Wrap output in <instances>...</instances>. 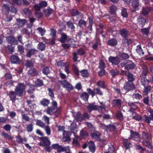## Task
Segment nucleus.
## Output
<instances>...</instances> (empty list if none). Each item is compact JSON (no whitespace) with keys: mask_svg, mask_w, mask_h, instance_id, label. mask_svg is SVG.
<instances>
[{"mask_svg":"<svg viewBox=\"0 0 153 153\" xmlns=\"http://www.w3.org/2000/svg\"><path fill=\"white\" fill-rule=\"evenodd\" d=\"M123 88L126 92L134 90L135 89V87L133 82H127L124 84Z\"/></svg>","mask_w":153,"mask_h":153,"instance_id":"20e7f679","label":"nucleus"},{"mask_svg":"<svg viewBox=\"0 0 153 153\" xmlns=\"http://www.w3.org/2000/svg\"><path fill=\"white\" fill-rule=\"evenodd\" d=\"M149 111L150 114L149 116H147L145 115L144 116L145 117L144 120L148 123H150V120L153 121V110L152 109H150Z\"/></svg>","mask_w":153,"mask_h":153,"instance_id":"f8f14e48","label":"nucleus"},{"mask_svg":"<svg viewBox=\"0 0 153 153\" xmlns=\"http://www.w3.org/2000/svg\"><path fill=\"white\" fill-rule=\"evenodd\" d=\"M10 8L9 11L16 13L17 12V10L15 7L14 6V5L13 3H10Z\"/></svg>","mask_w":153,"mask_h":153,"instance_id":"a18cd8bd","label":"nucleus"},{"mask_svg":"<svg viewBox=\"0 0 153 153\" xmlns=\"http://www.w3.org/2000/svg\"><path fill=\"white\" fill-rule=\"evenodd\" d=\"M80 97L82 99L85 101H87L89 97V95L87 93L84 92L81 95Z\"/></svg>","mask_w":153,"mask_h":153,"instance_id":"c9c22d12","label":"nucleus"},{"mask_svg":"<svg viewBox=\"0 0 153 153\" xmlns=\"http://www.w3.org/2000/svg\"><path fill=\"white\" fill-rule=\"evenodd\" d=\"M66 24L68 28H70L72 30L74 29L75 28V27L74 26L73 23L71 22L68 21L67 22Z\"/></svg>","mask_w":153,"mask_h":153,"instance_id":"774afa93","label":"nucleus"},{"mask_svg":"<svg viewBox=\"0 0 153 153\" xmlns=\"http://www.w3.org/2000/svg\"><path fill=\"white\" fill-rule=\"evenodd\" d=\"M123 144L126 149H127L130 148V146L131 143H128L127 140L125 139L123 140Z\"/></svg>","mask_w":153,"mask_h":153,"instance_id":"864d4df0","label":"nucleus"},{"mask_svg":"<svg viewBox=\"0 0 153 153\" xmlns=\"http://www.w3.org/2000/svg\"><path fill=\"white\" fill-rule=\"evenodd\" d=\"M37 48L41 51H43L45 49V45L42 42H39L37 45Z\"/></svg>","mask_w":153,"mask_h":153,"instance_id":"a19ab883","label":"nucleus"},{"mask_svg":"<svg viewBox=\"0 0 153 153\" xmlns=\"http://www.w3.org/2000/svg\"><path fill=\"white\" fill-rule=\"evenodd\" d=\"M10 60L11 62L13 64H19L20 59L18 56L13 55L10 57Z\"/></svg>","mask_w":153,"mask_h":153,"instance_id":"2eb2a0df","label":"nucleus"},{"mask_svg":"<svg viewBox=\"0 0 153 153\" xmlns=\"http://www.w3.org/2000/svg\"><path fill=\"white\" fill-rule=\"evenodd\" d=\"M63 139L65 141H69L71 140L70 138V133L69 131H63Z\"/></svg>","mask_w":153,"mask_h":153,"instance_id":"f3484780","label":"nucleus"},{"mask_svg":"<svg viewBox=\"0 0 153 153\" xmlns=\"http://www.w3.org/2000/svg\"><path fill=\"white\" fill-rule=\"evenodd\" d=\"M136 51L140 55L143 56L144 54V52L141 48V45H139L137 46Z\"/></svg>","mask_w":153,"mask_h":153,"instance_id":"ea45409f","label":"nucleus"},{"mask_svg":"<svg viewBox=\"0 0 153 153\" xmlns=\"http://www.w3.org/2000/svg\"><path fill=\"white\" fill-rule=\"evenodd\" d=\"M120 64L122 68L124 67L125 69L127 71L134 69L135 67V65L134 63L130 60L123 62Z\"/></svg>","mask_w":153,"mask_h":153,"instance_id":"f257e3e1","label":"nucleus"},{"mask_svg":"<svg viewBox=\"0 0 153 153\" xmlns=\"http://www.w3.org/2000/svg\"><path fill=\"white\" fill-rule=\"evenodd\" d=\"M7 95L9 97L10 100L12 101L13 102H15L16 95V94L15 91H10L8 93H7Z\"/></svg>","mask_w":153,"mask_h":153,"instance_id":"a211bd4d","label":"nucleus"},{"mask_svg":"<svg viewBox=\"0 0 153 153\" xmlns=\"http://www.w3.org/2000/svg\"><path fill=\"white\" fill-rule=\"evenodd\" d=\"M109 73L112 77H114L118 74L119 72L117 69H115L110 70L109 71Z\"/></svg>","mask_w":153,"mask_h":153,"instance_id":"4c0bfd02","label":"nucleus"},{"mask_svg":"<svg viewBox=\"0 0 153 153\" xmlns=\"http://www.w3.org/2000/svg\"><path fill=\"white\" fill-rule=\"evenodd\" d=\"M16 25L18 27H23L27 23L28 21L25 19H22L20 18L16 19Z\"/></svg>","mask_w":153,"mask_h":153,"instance_id":"9d476101","label":"nucleus"},{"mask_svg":"<svg viewBox=\"0 0 153 153\" xmlns=\"http://www.w3.org/2000/svg\"><path fill=\"white\" fill-rule=\"evenodd\" d=\"M1 135L4 138H6L8 140H11L13 138V137L11 135L8 134L4 131H3L2 132L1 134Z\"/></svg>","mask_w":153,"mask_h":153,"instance_id":"473e14b6","label":"nucleus"},{"mask_svg":"<svg viewBox=\"0 0 153 153\" xmlns=\"http://www.w3.org/2000/svg\"><path fill=\"white\" fill-rule=\"evenodd\" d=\"M150 10L148 7H143L141 13L144 16H146L148 14Z\"/></svg>","mask_w":153,"mask_h":153,"instance_id":"09e8293b","label":"nucleus"},{"mask_svg":"<svg viewBox=\"0 0 153 153\" xmlns=\"http://www.w3.org/2000/svg\"><path fill=\"white\" fill-rule=\"evenodd\" d=\"M146 20L141 16H140L137 19L138 23L141 26H143L145 24Z\"/></svg>","mask_w":153,"mask_h":153,"instance_id":"393cba45","label":"nucleus"},{"mask_svg":"<svg viewBox=\"0 0 153 153\" xmlns=\"http://www.w3.org/2000/svg\"><path fill=\"white\" fill-rule=\"evenodd\" d=\"M23 11L24 14L27 17H29L32 14L31 11L28 8L24 9Z\"/></svg>","mask_w":153,"mask_h":153,"instance_id":"e433bc0d","label":"nucleus"},{"mask_svg":"<svg viewBox=\"0 0 153 153\" xmlns=\"http://www.w3.org/2000/svg\"><path fill=\"white\" fill-rule=\"evenodd\" d=\"M43 12L46 17H48L53 13V10L50 7H48L43 10Z\"/></svg>","mask_w":153,"mask_h":153,"instance_id":"a878e982","label":"nucleus"},{"mask_svg":"<svg viewBox=\"0 0 153 153\" xmlns=\"http://www.w3.org/2000/svg\"><path fill=\"white\" fill-rule=\"evenodd\" d=\"M141 66L142 69V72L140 75V76L146 77L147 74L149 73V71L146 65L144 64H142L141 65Z\"/></svg>","mask_w":153,"mask_h":153,"instance_id":"9b49d317","label":"nucleus"},{"mask_svg":"<svg viewBox=\"0 0 153 153\" xmlns=\"http://www.w3.org/2000/svg\"><path fill=\"white\" fill-rule=\"evenodd\" d=\"M33 128V123L26 126V129L28 132H30L32 131Z\"/></svg>","mask_w":153,"mask_h":153,"instance_id":"13d9d810","label":"nucleus"},{"mask_svg":"<svg viewBox=\"0 0 153 153\" xmlns=\"http://www.w3.org/2000/svg\"><path fill=\"white\" fill-rule=\"evenodd\" d=\"M141 79L140 82L143 86H146L147 85V82H146V76H140Z\"/></svg>","mask_w":153,"mask_h":153,"instance_id":"338daca9","label":"nucleus"},{"mask_svg":"<svg viewBox=\"0 0 153 153\" xmlns=\"http://www.w3.org/2000/svg\"><path fill=\"white\" fill-rule=\"evenodd\" d=\"M128 81L133 82L135 79L136 76L134 74L129 72L127 76Z\"/></svg>","mask_w":153,"mask_h":153,"instance_id":"c85d7f7f","label":"nucleus"},{"mask_svg":"<svg viewBox=\"0 0 153 153\" xmlns=\"http://www.w3.org/2000/svg\"><path fill=\"white\" fill-rule=\"evenodd\" d=\"M42 72L45 75H47L50 73V70L48 66L44 67L42 70Z\"/></svg>","mask_w":153,"mask_h":153,"instance_id":"3c124183","label":"nucleus"},{"mask_svg":"<svg viewBox=\"0 0 153 153\" xmlns=\"http://www.w3.org/2000/svg\"><path fill=\"white\" fill-rule=\"evenodd\" d=\"M38 52V51L35 48H32L29 50L28 51L26 54V56L27 57L30 58L32 55H35Z\"/></svg>","mask_w":153,"mask_h":153,"instance_id":"6ab92c4d","label":"nucleus"},{"mask_svg":"<svg viewBox=\"0 0 153 153\" xmlns=\"http://www.w3.org/2000/svg\"><path fill=\"white\" fill-rule=\"evenodd\" d=\"M2 10L3 14H7L9 12L10 4H4L2 6Z\"/></svg>","mask_w":153,"mask_h":153,"instance_id":"aec40b11","label":"nucleus"},{"mask_svg":"<svg viewBox=\"0 0 153 153\" xmlns=\"http://www.w3.org/2000/svg\"><path fill=\"white\" fill-rule=\"evenodd\" d=\"M150 137V134L148 133L145 131H143L142 132V137L145 140H147Z\"/></svg>","mask_w":153,"mask_h":153,"instance_id":"e2e57ef3","label":"nucleus"},{"mask_svg":"<svg viewBox=\"0 0 153 153\" xmlns=\"http://www.w3.org/2000/svg\"><path fill=\"white\" fill-rule=\"evenodd\" d=\"M130 132L131 134L130 137H129V139H131L139 136V134L137 132L134 131L133 130H131Z\"/></svg>","mask_w":153,"mask_h":153,"instance_id":"72a5a7b5","label":"nucleus"},{"mask_svg":"<svg viewBox=\"0 0 153 153\" xmlns=\"http://www.w3.org/2000/svg\"><path fill=\"white\" fill-rule=\"evenodd\" d=\"M85 54V52L82 48H80L76 50V52H73L72 53V59L74 62L77 61L78 58L77 55L81 56L84 55Z\"/></svg>","mask_w":153,"mask_h":153,"instance_id":"f03ea898","label":"nucleus"},{"mask_svg":"<svg viewBox=\"0 0 153 153\" xmlns=\"http://www.w3.org/2000/svg\"><path fill=\"white\" fill-rule=\"evenodd\" d=\"M35 85L36 87H41L44 85L42 80L39 79H37L35 82Z\"/></svg>","mask_w":153,"mask_h":153,"instance_id":"58836bf2","label":"nucleus"},{"mask_svg":"<svg viewBox=\"0 0 153 153\" xmlns=\"http://www.w3.org/2000/svg\"><path fill=\"white\" fill-rule=\"evenodd\" d=\"M6 40L8 44L11 45H18V41L13 36H9L6 37Z\"/></svg>","mask_w":153,"mask_h":153,"instance_id":"0eeeda50","label":"nucleus"},{"mask_svg":"<svg viewBox=\"0 0 153 153\" xmlns=\"http://www.w3.org/2000/svg\"><path fill=\"white\" fill-rule=\"evenodd\" d=\"M59 82L63 87L66 88L68 91H70L73 89V87L72 85L66 80L60 81Z\"/></svg>","mask_w":153,"mask_h":153,"instance_id":"423d86ee","label":"nucleus"},{"mask_svg":"<svg viewBox=\"0 0 153 153\" xmlns=\"http://www.w3.org/2000/svg\"><path fill=\"white\" fill-rule=\"evenodd\" d=\"M122 101L120 99H114L112 101V104L113 107L120 108L121 106Z\"/></svg>","mask_w":153,"mask_h":153,"instance_id":"1a4fd4ad","label":"nucleus"},{"mask_svg":"<svg viewBox=\"0 0 153 153\" xmlns=\"http://www.w3.org/2000/svg\"><path fill=\"white\" fill-rule=\"evenodd\" d=\"M88 145L90 151L93 153H94L96 149L94 142L92 141L89 142L88 143Z\"/></svg>","mask_w":153,"mask_h":153,"instance_id":"b1692460","label":"nucleus"},{"mask_svg":"<svg viewBox=\"0 0 153 153\" xmlns=\"http://www.w3.org/2000/svg\"><path fill=\"white\" fill-rule=\"evenodd\" d=\"M144 86V88L143 89V93L144 95H147L151 90L152 87L150 86H147V85Z\"/></svg>","mask_w":153,"mask_h":153,"instance_id":"2f4dec72","label":"nucleus"},{"mask_svg":"<svg viewBox=\"0 0 153 153\" xmlns=\"http://www.w3.org/2000/svg\"><path fill=\"white\" fill-rule=\"evenodd\" d=\"M75 118L77 121H81L82 120V116L79 112H78L76 114Z\"/></svg>","mask_w":153,"mask_h":153,"instance_id":"8fccbe9b","label":"nucleus"},{"mask_svg":"<svg viewBox=\"0 0 153 153\" xmlns=\"http://www.w3.org/2000/svg\"><path fill=\"white\" fill-rule=\"evenodd\" d=\"M51 147L53 149H56L57 152L59 153L62 152H66V150L65 147L64 148L61 146L59 145L58 144H53L51 146Z\"/></svg>","mask_w":153,"mask_h":153,"instance_id":"6e6552de","label":"nucleus"},{"mask_svg":"<svg viewBox=\"0 0 153 153\" xmlns=\"http://www.w3.org/2000/svg\"><path fill=\"white\" fill-rule=\"evenodd\" d=\"M18 51L20 54H22L25 52L23 46L19 45L17 46Z\"/></svg>","mask_w":153,"mask_h":153,"instance_id":"69168bd1","label":"nucleus"},{"mask_svg":"<svg viewBox=\"0 0 153 153\" xmlns=\"http://www.w3.org/2000/svg\"><path fill=\"white\" fill-rule=\"evenodd\" d=\"M16 137L17 139V141L19 143H23V142L24 141L25 142L27 141V140L25 138H22L21 137L20 135H19L17 136H16Z\"/></svg>","mask_w":153,"mask_h":153,"instance_id":"37998d69","label":"nucleus"},{"mask_svg":"<svg viewBox=\"0 0 153 153\" xmlns=\"http://www.w3.org/2000/svg\"><path fill=\"white\" fill-rule=\"evenodd\" d=\"M107 44L111 46H114L117 44V41L115 39H111L108 40Z\"/></svg>","mask_w":153,"mask_h":153,"instance_id":"bb28decb","label":"nucleus"},{"mask_svg":"<svg viewBox=\"0 0 153 153\" xmlns=\"http://www.w3.org/2000/svg\"><path fill=\"white\" fill-rule=\"evenodd\" d=\"M119 56L123 60L128 59L129 58V56L126 53H119Z\"/></svg>","mask_w":153,"mask_h":153,"instance_id":"de8ad7c7","label":"nucleus"},{"mask_svg":"<svg viewBox=\"0 0 153 153\" xmlns=\"http://www.w3.org/2000/svg\"><path fill=\"white\" fill-rule=\"evenodd\" d=\"M61 37L60 38V41L61 43H65L66 41L67 40L68 36L67 35L64 33H62L60 34Z\"/></svg>","mask_w":153,"mask_h":153,"instance_id":"c756f323","label":"nucleus"},{"mask_svg":"<svg viewBox=\"0 0 153 153\" xmlns=\"http://www.w3.org/2000/svg\"><path fill=\"white\" fill-rule=\"evenodd\" d=\"M108 61L112 65H117L120 62V58L117 56L116 57L110 56L108 58Z\"/></svg>","mask_w":153,"mask_h":153,"instance_id":"39448f33","label":"nucleus"},{"mask_svg":"<svg viewBox=\"0 0 153 153\" xmlns=\"http://www.w3.org/2000/svg\"><path fill=\"white\" fill-rule=\"evenodd\" d=\"M86 24L87 23L86 22L82 19H80L78 22V25L82 28L83 27L86 26Z\"/></svg>","mask_w":153,"mask_h":153,"instance_id":"49530a36","label":"nucleus"},{"mask_svg":"<svg viewBox=\"0 0 153 153\" xmlns=\"http://www.w3.org/2000/svg\"><path fill=\"white\" fill-rule=\"evenodd\" d=\"M25 89L24 84L22 83H19L15 89V92L16 95L19 97H22Z\"/></svg>","mask_w":153,"mask_h":153,"instance_id":"7ed1b4c3","label":"nucleus"},{"mask_svg":"<svg viewBox=\"0 0 153 153\" xmlns=\"http://www.w3.org/2000/svg\"><path fill=\"white\" fill-rule=\"evenodd\" d=\"M39 138L41 140L45 146H50L51 145V143L50 140L47 137H39Z\"/></svg>","mask_w":153,"mask_h":153,"instance_id":"5701e85b","label":"nucleus"},{"mask_svg":"<svg viewBox=\"0 0 153 153\" xmlns=\"http://www.w3.org/2000/svg\"><path fill=\"white\" fill-rule=\"evenodd\" d=\"M79 136L82 138L85 139L88 136V134L86 131L82 129L80 131Z\"/></svg>","mask_w":153,"mask_h":153,"instance_id":"7c9ffc66","label":"nucleus"},{"mask_svg":"<svg viewBox=\"0 0 153 153\" xmlns=\"http://www.w3.org/2000/svg\"><path fill=\"white\" fill-rule=\"evenodd\" d=\"M55 110L53 107H48L46 110V112L50 115H53L54 113Z\"/></svg>","mask_w":153,"mask_h":153,"instance_id":"79ce46f5","label":"nucleus"},{"mask_svg":"<svg viewBox=\"0 0 153 153\" xmlns=\"http://www.w3.org/2000/svg\"><path fill=\"white\" fill-rule=\"evenodd\" d=\"M137 103V102H132L130 101L127 102L128 105L130 107V108L133 110H136L137 108V106L136 104Z\"/></svg>","mask_w":153,"mask_h":153,"instance_id":"f704fd0d","label":"nucleus"},{"mask_svg":"<svg viewBox=\"0 0 153 153\" xmlns=\"http://www.w3.org/2000/svg\"><path fill=\"white\" fill-rule=\"evenodd\" d=\"M81 75L83 77H87L89 76V74L87 70H83L80 71Z\"/></svg>","mask_w":153,"mask_h":153,"instance_id":"4d7b16f0","label":"nucleus"},{"mask_svg":"<svg viewBox=\"0 0 153 153\" xmlns=\"http://www.w3.org/2000/svg\"><path fill=\"white\" fill-rule=\"evenodd\" d=\"M72 40V39L71 38L68 39L66 43L62 44L61 46L64 49L66 50V51H67V50L68 49L71 47Z\"/></svg>","mask_w":153,"mask_h":153,"instance_id":"4468645a","label":"nucleus"},{"mask_svg":"<svg viewBox=\"0 0 153 153\" xmlns=\"http://www.w3.org/2000/svg\"><path fill=\"white\" fill-rule=\"evenodd\" d=\"M131 6L134 8H137L139 5L138 0H132L131 1Z\"/></svg>","mask_w":153,"mask_h":153,"instance_id":"c03bdc74","label":"nucleus"},{"mask_svg":"<svg viewBox=\"0 0 153 153\" xmlns=\"http://www.w3.org/2000/svg\"><path fill=\"white\" fill-rule=\"evenodd\" d=\"M142 144L144 146L151 149H153V146L152 143L150 141L146 140H143L142 141Z\"/></svg>","mask_w":153,"mask_h":153,"instance_id":"412c9836","label":"nucleus"},{"mask_svg":"<svg viewBox=\"0 0 153 153\" xmlns=\"http://www.w3.org/2000/svg\"><path fill=\"white\" fill-rule=\"evenodd\" d=\"M120 34L124 38H126L129 34V32L125 28L120 29L119 30Z\"/></svg>","mask_w":153,"mask_h":153,"instance_id":"dca6fc26","label":"nucleus"},{"mask_svg":"<svg viewBox=\"0 0 153 153\" xmlns=\"http://www.w3.org/2000/svg\"><path fill=\"white\" fill-rule=\"evenodd\" d=\"M116 117L119 120H122L123 119L122 114L120 111H118L116 113Z\"/></svg>","mask_w":153,"mask_h":153,"instance_id":"bf43d9fd","label":"nucleus"},{"mask_svg":"<svg viewBox=\"0 0 153 153\" xmlns=\"http://www.w3.org/2000/svg\"><path fill=\"white\" fill-rule=\"evenodd\" d=\"M92 138H95L97 141L100 140V136L101 134L99 132L92 133L91 135Z\"/></svg>","mask_w":153,"mask_h":153,"instance_id":"cd10ccee","label":"nucleus"},{"mask_svg":"<svg viewBox=\"0 0 153 153\" xmlns=\"http://www.w3.org/2000/svg\"><path fill=\"white\" fill-rule=\"evenodd\" d=\"M48 94L49 96L52 98V99L54 97V94L53 92L54 90L53 89L51 88H48Z\"/></svg>","mask_w":153,"mask_h":153,"instance_id":"6e6d98bb","label":"nucleus"},{"mask_svg":"<svg viewBox=\"0 0 153 153\" xmlns=\"http://www.w3.org/2000/svg\"><path fill=\"white\" fill-rule=\"evenodd\" d=\"M71 14L72 16H74L79 15L80 13L76 9H73L70 11Z\"/></svg>","mask_w":153,"mask_h":153,"instance_id":"603ef678","label":"nucleus"},{"mask_svg":"<svg viewBox=\"0 0 153 153\" xmlns=\"http://www.w3.org/2000/svg\"><path fill=\"white\" fill-rule=\"evenodd\" d=\"M98 105H95L94 103L89 104L88 106L87 107V109L90 112L92 110H98Z\"/></svg>","mask_w":153,"mask_h":153,"instance_id":"4be33fe9","label":"nucleus"},{"mask_svg":"<svg viewBox=\"0 0 153 153\" xmlns=\"http://www.w3.org/2000/svg\"><path fill=\"white\" fill-rule=\"evenodd\" d=\"M29 88L27 90V92L29 93H33L35 90V86L32 84L29 85Z\"/></svg>","mask_w":153,"mask_h":153,"instance_id":"0e129e2a","label":"nucleus"},{"mask_svg":"<svg viewBox=\"0 0 153 153\" xmlns=\"http://www.w3.org/2000/svg\"><path fill=\"white\" fill-rule=\"evenodd\" d=\"M49 103V101L45 99H43L40 102V104L44 106H47Z\"/></svg>","mask_w":153,"mask_h":153,"instance_id":"5fc2aeb1","label":"nucleus"},{"mask_svg":"<svg viewBox=\"0 0 153 153\" xmlns=\"http://www.w3.org/2000/svg\"><path fill=\"white\" fill-rule=\"evenodd\" d=\"M72 69L76 75L77 76L79 75V70L75 65H72Z\"/></svg>","mask_w":153,"mask_h":153,"instance_id":"680f3d73","label":"nucleus"},{"mask_svg":"<svg viewBox=\"0 0 153 153\" xmlns=\"http://www.w3.org/2000/svg\"><path fill=\"white\" fill-rule=\"evenodd\" d=\"M27 74L30 77H33L38 75L37 71L35 68H30L28 71Z\"/></svg>","mask_w":153,"mask_h":153,"instance_id":"ddd939ff","label":"nucleus"},{"mask_svg":"<svg viewBox=\"0 0 153 153\" xmlns=\"http://www.w3.org/2000/svg\"><path fill=\"white\" fill-rule=\"evenodd\" d=\"M36 124L37 125L42 128H44L45 125V124L42 121L38 120H36Z\"/></svg>","mask_w":153,"mask_h":153,"instance_id":"052dcab7","label":"nucleus"}]
</instances>
